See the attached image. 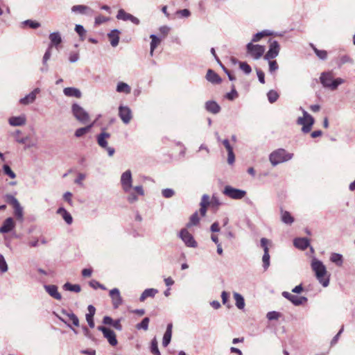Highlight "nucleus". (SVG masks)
<instances>
[{
  "mask_svg": "<svg viewBox=\"0 0 355 355\" xmlns=\"http://www.w3.org/2000/svg\"><path fill=\"white\" fill-rule=\"evenodd\" d=\"M79 60L78 52H71L69 55V60L71 63L76 62Z\"/></svg>",
  "mask_w": 355,
  "mask_h": 355,
  "instance_id": "obj_59",
  "label": "nucleus"
},
{
  "mask_svg": "<svg viewBox=\"0 0 355 355\" xmlns=\"http://www.w3.org/2000/svg\"><path fill=\"white\" fill-rule=\"evenodd\" d=\"M311 268L318 282L324 287H327L329 284V277L327 276L326 266L321 261L314 258L311 261Z\"/></svg>",
  "mask_w": 355,
  "mask_h": 355,
  "instance_id": "obj_1",
  "label": "nucleus"
},
{
  "mask_svg": "<svg viewBox=\"0 0 355 355\" xmlns=\"http://www.w3.org/2000/svg\"><path fill=\"white\" fill-rule=\"evenodd\" d=\"M63 289L65 291H72L75 293H79L81 291L80 285L71 284L69 282H67L63 285Z\"/></svg>",
  "mask_w": 355,
  "mask_h": 355,
  "instance_id": "obj_38",
  "label": "nucleus"
},
{
  "mask_svg": "<svg viewBox=\"0 0 355 355\" xmlns=\"http://www.w3.org/2000/svg\"><path fill=\"white\" fill-rule=\"evenodd\" d=\"M44 288L48 294L53 298L60 300L62 299L61 294L58 291V287L55 285H44Z\"/></svg>",
  "mask_w": 355,
  "mask_h": 355,
  "instance_id": "obj_22",
  "label": "nucleus"
},
{
  "mask_svg": "<svg viewBox=\"0 0 355 355\" xmlns=\"http://www.w3.org/2000/svg\"><path fill=\"white\" fill-rule=\"evenodd\" d=\"M269 61V71L270 73L275 71L278 69V64L275 60H268Z\"/></svg>",
  "mask_w": 355,
  "mask_h": 355,
  "instance_id": "obj_64",
  "label": "nucleus"
},
{
  "mask_svg": "<svg viewBox=\"0 0 355 355\" xmlns=\"http://www.w3.org/2000/svg\"><path fill=\"white\" fill-rule=\"evenodd\" d=\"M330 260L338 266H341L343 262V256L338 253H332L330 257Z\"/></svg>",
  "mask_w": 355,
  "mask_h": 355,
  "instance_id": "obj_39",
  "label": "nucleus"
},
{
  "mask_svg": "<svg viewBox=\"0 0 355 355\" xmlns=\"http://www.w3.org/2000/svg\"><path fill=\"white\" fill-rule=\"evenodd\" d=\"M321 84L324 87L331 90H336L338 87L344 83V79L341 78H334V76L331 71L323 72L320 77Z\"/></svg>",
  "mask_w": 355,
  "mask_h": 355,
  "instance_id": "obj_2",
  "label": "nucleus"
},
{
  "mask_svg": "<svg viewBox=\"0 0 355 355\" xmlns=\"http://www.w3.org/2000/svg\"><path fill=\"white\" fill-rule=\"evenodd\" d=\"M51 56V48L49 46L46 49L42 59V62L44 65H46L47 61L50 59Z\"/></svg>",
  "mask_w": 355,
  "mask_h": 355,
  "instance_id": "obj_56",
  "label": "nucleus"
},
{
  "mask_svg": "<svg viewBox=\"0 0 355 355\" xmlns=\"http://www.w3.org/2000/svg\"><path fill=\"white\" fill-rule=\"evenodd\" d=\"M56 214L62 217L67 225H70L72 224L73 217L64 207H59L56 211Z\"/></svg>",
  "mask_w": 355,
  "mask_h": 355,
  "instance_id": "obj_21",
  "label": "nucleus"
},
{
  "mask_svg": "<svg viewBox=\"0 0 355 355\" xmlns=\"http://www.w3.org/2000/svg\"><path fill=\"white\" fill-rule=\"evenodd\" d=\"M223 194L234 200H240L244 198L245 191L234 188L231 186H225L223 191Z\"/></svg>",
  "mask_w": 355,
  "mask_h": 355,
  "instance_id": "obj_9",
  "label": "nucleus"
},
{
  "mask_svg": "<svg viewBox=\"0 0 355 355\" xmlns=\"http://www.w3.org/2000/svg\"><path fill=\"white\" fill-rule=\"evenodd\" d=\"M199 220L198 213L195 212L191 216L189 222L187 223V227H190L193 225H196L198 223Z\"/></svg>",
  "mask_w": 355,
  "mask_h": 355,
  "instance_id": "obj_47",
  "label": "nucleus"
},
{
  "mask_svg": "<svg viewBox=\"0 0 355 355\" xmlns=\"http://www.w3.org/2000/svg\"><path fill=\"white\" fill-rule=\"evenodd\" d=\"M281 316L282 314L279 312L275 311H269L266 315V318L268 320H277Z\"/></svg>",
  "mask_w": 355,
  "mask_h": 355,
  "instance_id": "obj_48",
  "label": "nucleus"
},
{
  "mask_svg": "<svg viewBox=\"0 0 355 355\" xmlns=\"http://www.w3.org/2000/svg\"><path fill=\"white\" fill-rule=\"evenodd\" d=\"M13 208V213L14 216H15L16 219L18 220L20 222H22L24 220V208L18 202L15 205L12 206Z\"/></svg>",
  "mask_w": 355,
  "mask_h": 355,
  "instance_id": "obj_25",
  "label": "nucleus"
},
{
  "mask_svg": "<svg viewBox=\"0 0 355 355\" xmlns=\"http://www.w3.org/2000/svg\"><path fill=\"white\" fill-rule=\"evenodd\" d=\"M110 137V134L107 132H102L100 133L96 137L98 146L102 148H107V146H108L107 139Z\"/></svg>",
  "mask_w": 355,
  "mask_h": 355,
  "instance_id": "obj_24",
  "label": "nucleus"
},
{
  "mask_svg": "<svg viewBox=\"0 0 355 355\" xmlns=\"http://www.w3.org/2000/svg\"><path fill=\"white\" fill-rule=\"evenodd\" d=\"M172 329L173 324L172 323H169L167 324L166 330L163 336L162 345L164 347H167L171 342L172 337Z\"/></svg>",
  "mask_w": 355,
  "mask_h": 355,
  "instance_id": "obj_26",
  "label": "nucleus"
},
{
  "mask_svg": "<svg viewBox=\"0 0 355 355\" xmlns=\"http://www.w3.org/2000/svg\"><path fill=\"white\" fill-rule=\"evenodd\" d=\"M205 109L207 112L216 114L220 112V106L214 101H208L205 103Z\"/></svg>",
  "mask_w": 355,
  "mask_h": 355,
  "instance_id": "obj_23",
  "label": "nucleus"
},
{
  "mask_svg": "<svg viewBox=\"0 0 355 355\" xmlns=\"http://www.w3.org/2000/svg\"><path fill=\"white\" fill-rule=\"evenodd\" d=\"M73 12H77L81 15H92L93 10L89 6L85 5H76L71 8Z\"/></svg>",
  "mask_w": 355,
  "mask_h": 355,
  "instance_id": "obj_20",
  "label": "nucleus"
},
{
  "mask_svg": "<svg viewBox=\"0 0 355 355\" xmlns=\"http://www.w3.org/2000/svg\"><path fill=\"white\" fill-rule=\"evenodd\" d=\"M300 110L302 111L303 116L297 118V123L302 125V132L308 133L311 130L315 120L302 107H300Z\"/></svg>",
  "mask_w": 355,
  "mask_h": 355,
  "instance_id": "obj_4",
  "label": "nucleus"
},
{
  "mask_svg": "<svg viewBox=\"0 0 355 355\" xmlns=\"http://www.w3.org/2000/svg\"><path fill=\"white\" fill-rule=\"evenodd\" d=\"M97 329L103 333V336L107 340L110 345L116 346L117 345L118 341L113 330L103 326H98Z\"/></svg>",
  "mask_w": 355,
  "mask_h": 355,
  "instance_id": "obj_11",
  "label": "nucleus"
},
{
  "mask_svg": "<svg viewBox=\"0 0 355 355\" xmlns=\"http://www.w3.org/2000/svg\"><path fill=\"white\" fill-rule=\"evenodd\" d=\"M63 93L65 96L69 97L80 98L82 96L81 92L76 87H66L63 89Z\"/></svg>",
  "mask_w": 355,
  "mask_h": 355,
  "instance_id": "obj_29",
  "label": "nucleus"
},
{
  "mask_svg": "<svg viewBox=\"0 0 355 355\" xmlns=\"http://www.w3.org/2000/svg\"><path fill=\"white\" fill-rule=\"evenodd\" d=\"M280 46L277 41H272L270 42L269 46V49L264 55V59L266 60H270L271 59L275 58L279 53Z\"/></svg>",
  "mask_w": 355,
  "mask_h": 355,
  "instance_id": "obj_14",
  "label": "nucleus"
},
{
  "mask_svg": "<svg viewBox=\"0 0 355 355\" xmlns=\"http://www.w3.org/2000/svg\"><path fill=\"white\" fill-rule=\"evenodd\" d=\"M272 33L269 30H263L254 35L251 42H257L261 40V38L272 35Z\"/></svg>",
  "mask_w": 355,
  "mask_h": 355,
  "instance_id": "obj_36",
  "label": "nucleus"
},
{
  "mask_svg": "<svg viewBox=\"0 0 355 355\" xmlns=\"http://www.w3.org/2000/svg\"><path fill=\"white\" fill-rule=\"evenodd\" d=\"M24 24L29 26L31 28H37L40 26V24L37 21H34L30 19L26 20L24 22Z\"/></svg>",
  "mask_w": 355,
  "mask_h": 355,
  "instance_id": "obj_60",
  "label": "nucleus"
},
{
  "mask_svg": "<svg viewBox=\"0 0 355 355\" xmlns=\"http://www.w3.org/2000/svg\"><path fill=\"white\" fill-rule=\"evenodd\" d=\"M117 92L130 94L131 92V87L125 83L119 82L116 85V89Z\"/></svg>",
  "mask_w": 355,
  "mask_h": 355,
  "instance_id": "obj_37",
  "label": "nucleus"
},
{
  "mask_svg": "<svg viewBox=\"0 0 355 355\" xmlns=\"http://www.w3.org/2000/svg\"><path fill=\"white\" fill-rule=\"evenodd\" d=\"M15 227V223L12 217L7 218L0 227V233H8Z\"/></svg>",
  "mask_w": 355,
  "mask_h": 355,
  "instance_id": "obj_18",
  "label": "nucleus"
},
{
  "mask_svg": "<svg viewBox=\"0 0 355 355\" xmlns=\"http://www.w3.org/2000/svg\"><path fill=\"white\" fill-rule=\"evenodd\" d=\"M89 285L91 287H92L94 289H96V288H101L102 290L106 289V288L103 284H100L98 282H97L96 280H92L89 282Z\"/></svg>",
  "mask_w": 355,
  "mask_h": 355,
  "instance_id": "obj_58",
  "label": "nucleus"
},
{
  "mask_svg": "<svg viewBox=\"0 0 355 355\" xmlns=\"http://www.w3.org/2000/svg\"><path fill=\"white\" fill-rule=\"evenodd\" d=\"M119 116L123 123L128 124L132 119V110L128 106L120 105L119 107Z\"/></svg>",
  "mask_w": 355,
  "mask_h": 355,
  "instance_id": "obj_13",
  "label": "nucleus"
},
{
  "mask_svg": "<svg viewBox=\"0 0 355 355\" xmlns=\"http://www.w3.org/2000/svg\"><path fill=\"white\" fill-rule=\"evenodd\" d=\"M8 270V265L2 254H0V272L3 273Z\"/></svg>",
  "mask_w": 355,
  "mask_h": 355,
  "instance_id": "obj_52",
  "label": "nucleus"
},
{
  "mask_svg": "<svg viewBox=\"0 0 355 355\" xmlns=\"http://www.w3.org/2000/svg\"><path fill=\"white\" fill-rule=\"evenodd\" d=\"M237 96H238V93L234 88H233L230 92H228L226 94V98L230 101H233Z\"/></svg>",
  "mask_w": 355,
  "mask_h": 355,
  "instance_id": "obj_62",
  "label": "nucleus"
},
{
  "mask_svg": "<svg viewBox=\"0 0 355 355\" xmlns=\"http://www.w3.org/2000/svg\"><path fill=\"white\" fill-rule=\"evenodd\" d=\"M150 352L155 355H160V352L158 349V343L156 338L151 340Z\"/></svg>",
  "mask_w": 355,
  "mask_h": 355,
  "instance_id": "obj_44",
  "label": "nucleus"
},
{
  "mask_svg": "<svg viewBox=\"0 0 355 355\" xmlns=\"http://www.w3.org/2000/svg\"><path fill=\"white\" fill-rule=\"evenodd\" d=\"M343 330H344V327L343 326L341 327V329H340V331L337 333V334L332 338L331 343H330L331 346H334L337 343L341 334L343 332Z\"/></svg>",
  "mask_w": 355,
  "mask_h": 355,
  "instance_id": "obj_61",
  "label": "nucleus"
},
{
  "mask_svg": "<svg viewBox=\"0 0 355 355\" xmlns=\"http://www.w3.org/2000/svg\"><path fill=\"white\" fill-rule=\"evenodd\" d=\"M124 193L128 194L127 200L131 204L135 203L138 200L139 198L137 194L140 196L144 195V191L141 185L135 186L132 187L130 192Z\"/></svg>",
  "mask_w": 355,
  "mask_h": 355,
  "instance_id": "obj_12",
  "label": "nucleus"
},
{
  "mask_svg": "<svg viewBox=\"0 0 355 355\" xmlns=\"http://www.w3.org/2000/svg\"><path fill=\"white\" fill-rule=\"evenodd\" d=\"M262 261H263V267L265 270H266L268 267L270 266V254L269 252H264L263 257H262Z\"/></svg>",
  "mask_w": 355,
  "mask_h": 355,
  "instance_id": "obj_49",
  "label": "nucleus"
},
{
  "mask_svg": "<svg viewBox=\"0 0 355 355\" xmlns=\"http://www.w3.org/2000/svg\"><path fill=\"white\" fill-rule=\"evenodd\" d=\"M179 237L184 242L187 247L195 248L198 246V243L192 234L189 233V231L185 228L180 230L179 233Z\"/></svg>",
  "mask_w": 355,
  "mask_h": 355,
  "instance_id": "obj_10",
  "label": "nucleus"
},
{
  "mask_svg": "<svg viewBox=\"0 0 355 355\" xmlns=\"http://www.w3.org/2000/svg\"><path fill=\"white\" fill-rule=\"evenodd\" d=\"M234 298L235 300V304L236 307L241 310L243 309L245 307V300L241 294L235 292L234 293Z\"/></svg>",
  "mask_w": 355,
  "mask_h": 355,
  "instance_id": "obj_35",
  "label": "nucleus"
},
{
  "mask_svg": "<svg viewBox=\"0 0 355 355\" xmlns=\"http://www.w3.org/2000/svg\"><path fill=\"white\" fill-rule=\"evenodd\" d=\"M71 112L76 119L81 123L85 124L89 121L88 112L78 103L72 105Z\"/></svg>",
  "mask_w": 355,
  "mask_h": 355,
  "instance_id": "obj_5",
  "label": "nucleus"
},
{
  "mask_svg": "<svg viewBox=\"0 0 355 355\" xmlns=\"http://www.w3.org/2000/svg\"><path fill=\"white\" fill-rule=\"evenodd\" d=\"M150 322V319L148 317L144 318L140 323H138L136 325V328L137 329H144V331L148 330V324Z\"/></svg>",
  "mask_w": 355,
  "mask_h": 355,
  "instance_id": "obj_42",
  "label": "nucleus"
},
{
  "mask_svg": "<svg viewBox=\"0 0 355 355\" xmlns=\"http://www.w3.org/2000/svg\"><path fill=\"white\" fill-rule=\"evenodd\" d=\"M40 92V88L34 89L31 92L19 100V103L22 105H26L33 103L37 97V95Z\"/></svg>",
  "mask_w": 355,
  "mask_h": 355,
  "instance_id": "obj_17",
  "label": "nucleus"
},
{
  "mask_svg": "<svg viewBox=\"0 0 355 355\" xmlns=\"http://www.w3.org/2000/svg\"><path fill=\"white\" fill-rule=\"evenodd\" d=\"M49 40L51 43L49 46L52 48L53 46L58 47V46L62 42V37L59 32H53L50 33Z\"/></svg>",
  "mask_w": 355,
  "mask_h": 355,
  "instance_id": "obj_28",
  "label": "nucleus"
},
{
  "mask_svg": "<svg viewBox=\"0 0 355 355\" xmlns=\"http://www.w3.org/2000/svg\"><path fill=\"white\" fill-rule=\"evenodd\" d=\"M8 123L11 126H23L26 123V116L25 114H21L17 116H11L8 119Z\"/></svg>",
  "mask_w": 355,
  "mask_h": 355,
  "instance_id": "obj_19",
  "label": "nucleus"
},
{
  "mask_svg": "<svg viewBox=\"0 0 355 355\" xmlns=\"http://www.w3.org/2000/svg\"><path fill=\"white\" fill-rule=\"evenodd\" d=\"M247 53L254 60H259L265 52V47L259 44H253L249 42L246 45Z\"/></svg>",
  "mask_w": 355,
  "mask_h": 355,
  "instance_id": "obj_6",
  "label": "nucleus"
},
{
  "mask_svg": "<svg viewBox=\"0 0 355 355\" xmlns=\"http://www.w3.org/2000/svg\"><path fill=\"white\" fill-rule=\"evenodd\" d=\"M293 244L295 248L304 250L309 247V240L307 238H297L294 239Z\"/></svg>",
  "mask_w": 355,
  "mask_h": 355,
  "instance_id": "obj_27",
  "label": "nucleus"
},
{
  "mask_svg": "<svg viewBox=\"0 0 355 355\" xmlns=\"http://www.w3.org/2000/svg\"><path fill=\"white\" fill-rule=\"evenodd\" d=\"M267 96L269 102L273 103L278 99L279 94L276 91L271 89L268 92Z\"/></svg>",
  "mask_w": 355,
  "mask_h": 355,
  "instance_id": "obj_45",
  "label": "nucleus"
},
{
  "mask_svg": "<svg viewBox=\"0 0 355 355\" xmlns=\"http://www.w3.org/2000/svg\"><path fill=\"white\" fill-rule=\"evenodd\" d=\"M3 173L6 175H7L8 176H9L10 178L14 179L16 178V174L12 171V169L10 168V167L8 165H7V164L3 165Z\"/></svg>",
  "mask_w": 355,
  "mask_h": 355,
  "instance_id": "obj_51",
  "label": "nucleus"
},
{
  "mask_svg": "<svg viewBox=\"0 0 355 355\" xmlns=\"http://www.w3.org/2000/svg\"><path fill=\"white\" fill-rule=\"evenodd\" d=\"M313 50L314 51L316 55L321 60H326L327 58V52L324 50H319L315 48L313 44H311Z\"/></svg>",
  "mask_w": 355,
  "mask_h": 355,
  "instance_id": "obj_43",
  "label": "nucleus"
},
{
  "mask_svg": "<svg viewBox=\"0 0 355 355\" xmlns=\"http://www.w3.org/2000/svg\"><path fill=\"white\" fill-rule=\"evenodd\" d=\"M282 220L286 224H292L294 221L293 216L288 211H282Z\"/></svg>",
  "mask_w": 355,
  "mask_h": 355,
  "instance_id": "obj_40",
  "label": "nucleus"
},
{
  "mask_svg": "<svg viewBox=\"0 0 355 355\" xmlns=\"http://www.w3.org/2000/svg\"><path fill=\"white\" fill-rule=\"evenodd\" d=\"M4 198L6 200V201L10 205H15L16 203H17L19 201L14 196H12V194H6L4 196Z\"/></svg>",
  "mask_w": 355,
  "mask_h": 355,
  "instance_id": "obj_50",
  "label": "nucleus"
},
{
  "mask_svg": "<svg viewBox=\"0 0 355 355\" xmlns=\"http://www.w3.org/2000/svg\"><path fill=\"white\" fill-rule=\"evenodd\" d=\"M157 293L158 291L155 288H147L141 293L139 300L144 302L147 297H153Z\"/></svg>",
  "mask_w": 355,
  "mask_h": 355,
  "instance_id": "obj_32",
  "label": "nucleus"
},
{
  "mask_svg": "<svg viewBox=\"0 0 355 355\" xmlns=\"http://www.w3.org/2000/svg\"><path fill=\"white\" fill-rule=\"evenodd\" d=\"M270 243V241L266 239L262 238L260 241V244L261 248L263 249L264 252H269V248H268V244Z\"/></svg>",
  "mask_w": 355,
  "mask_h": 355,
  "instance_id": "obj_54",
  "label": "nucleus"
},
{
  "mask_svg": "<svg viewBox=\"0 0 355 355\" xmlns=\"http://www.w3.org/2000/svg\"><path fill=\"white\" fill-rule=\"evenodd\" d=\"M162 194L164 198H169L174 196L175 191L172 189H164L162 191Z\"/></svg>",
  "mask_w": 355,
  "mask_h": 355,
  "instance_id": "obj_55",
  "label": "nucleus"
},
{
  "mask_svg": "<svg viewBox=\"0 0 355 355\" xmlns=\"http://www.w3.org/2000/svg\"><path fill=\"white\" fill-rule=\"evenodd\" d=\"M94 122L90 123L89 125H88L85 127L78 128L75 131V133H74L75 137L80 138V137L84 136L85 134H87V132H89L90 131L92 128L94 126Z\"/></svg>",
  "mask_w": 355,
  "mask_h": 355,
  "instance_id": "obj_33",
  "label": "nucleus"
},
{
  "mask_svg": "<svg viewBox=\"0 0 355 355\" xmlns=\"http://www.w3.org/2000/svg\"><path fill=\"white\" fill-rule=\"evenodd\" d=\"M239 66H240V69L246 74H249L250 73L251 71H252V69L250 67V66L245 62H240L239 64Z\"/></svg>",
  "mask_w": 355,
  "mask_h": 355,
  "instance_id": "obj_53",
  "label": "nucleus"
},
{
  "mask_svg": "<svg viewBox=\"0 0 355 355\" xmlns=\"http://www.w3.org/2000/svg\"><path fill=\"white\" fill-rule=\"evenodd\" d=\"M293 157V153H287L283 148H279L270 153L269 159L272 166H276L280 163L287 162Z\"/></svg>",
  "mask_w": 355,
  "mask_h": 355,
  "instance_id": "obj_3",
  "label": "nucleus"
},
{
  "mask_svg": "<svg viewBox=\"0 0 355 355\" xmlns=\"http://www.w3.org/2000/svg\"><path fill=\"white\" fill-rule=\"evenodd\" d=\"M176 15L181 17L187 18L191 15V12L188 9L179 10L176 12Z\"/></svg>",
  "mask_w": 355,
  "mask_h": 355,
  "instance_id": "obj_57",
  "label": "nucleus"
},
{
  "mask_svg": "<svg viewBox=\"0 0 355 355\" xmlns=\"http://www.w3.org/2000/svg\"><path fill=\"white\" fill-rule=\"evenodd\" d=\"M132 15L131 14L127 13L123 9H120L118 11V14L116 15V18L118 19H121V20H123V21H128V20L130 21V19L132 18Z\"/></svg>",
  "mask_w": 355,
  "mask_h": 355,
  "instance_id": "obj_41",
  "label": "nucleus"
},
{
  "mask_svg": "<svg viewBox=\"0 0 355 355\" xmlns=\"http://www.w3.org/2000/svg\"><path fill=\"white\" fill-rule=\"evenodd\" d=\"M75 31L80 36V38L82 41L85 40L86 31L82 25H80V24L76 25Z\"/></svg>",
  "mask_w": 355,
  "mask_h": 355,
  "instance_id": "obj_46",
  "label": "nucleus"
},
{
  "mask_svg": "<svg viewBox=\"0 0 355 355\" xmlns=\"http://www.w3.org/2000/svg\"><path fill=\"white\" fill-rule=\"evenodd\" d=\"M206 78L209 82L214 84L220 83L221 82V78L212 69H209L207 71Z\"/></svg>",
  "mask_w": 355,
  "mask_h": 355,
  "instance_id": "obj_31",
  "label": "nucleus"
},
{
  "mask_svg": "<svg viewBox=\"0 0 355 355\" xmlns=\"http://www.w3.org/2000/svg\"><path fill=\"white\" fill-rule=\"evenodd\" d=\"M62 314L66 317L64 318L62 317H60V320L65 323L68 327H69L72 331L77 334V331L72 327L70 322H71L74 326L79 327V319L73 313V312H67L66 311H62Z\"/></svg>",
  "mask_w": 355,
  "mask_h": 355,
  "instance_id": "obj_7",
  "label": "nucleus"
},
{
  "mask_svg": "<svg viewBox=\"0 0 355 355\" xmlns=\"http://www.w3.org/2000/svg\"><path fill=\"white\" fill-rule=\"evenodd\" d=\"M209 196L205 194L202 196L201 202H200V207H207V206L209 205Z\"/></svg>",
  "mask_w": 355,
  "mask_h": 355,
  "instance_id": "obj_63",
  "label": "nucleus"
},
{
  "mask_svg": "<svg viewBox=\"0 0 355 355\" xmlns=\"http://www.w3.org/2000/svg\"><path fill=\"white\" fill-rule=\"evenodd\" d=\"M120 182L123 192H130L132 187V177L130 170H127L121 174Z\"/></svg>",
  "mask_w": 355,
  "mask_h": 355,
  "instance_id": "obj_8",
  "label": "nucleus"
},
{
  "mask_svg": "<svg viewBox=\"0 0 355 355\" xmlns=\"http://www.w3.org/2000/svg\"><path fill=\"white\" fill-rule=\"evenodd\" d=\"M282 296L285 297L286 299L288 300L290 302H291L295 306H300L303 304L304 303L307 302V297L304 296H297L295 295H293L287 291H284L282 293Z\"/></svg>",
  "mask_w": 355,
  "mask_h": 355,
  "instance_id": "obj_15",
  "label": "nucleus"
},
{
  "mask_svg": "<svg viewBox=\"0 0 355 355\" xmlns=\"http://www.w3.org/2000/svg\"><path fill=\"white\" fill-rule=\"evenodd\" d=\"M119 31H118L117 29H114L110 33L107 34V36L110 40V44L113 47L116 46L119 44Z\"/></svg>",
  "mask_w": 355,
  "mask_h": 355,
  "instance_id": "obj_30",
  "label": "nucleus"
},
{
  "mask_svg": "<svg viewBox=\"0 0 355 355\" xmlns=\"http://www.w3.org/2000/svg\"><path fill=\"white\" fill-rule=\"evenodd\" d=\"M150 38L151 39L150 47V55L151 56H153L154 51L157 47V46L160 44L161 40L159 38H158L154 34L150 35Z\"/></svg>",
  "mask_w": 355,
  "mask_h": 355,
  "instance_id": "obj_34",
  "label": "nucleus"
},
{
  "mask_svg": "<svg viewBox=\"0 0 355 355\" xmlns=\"http://www.w3.org/2000/svg\"><path fill=\"white\" fill-rule=\"evenodd\" d=\"M110 296L112 299V305L114 309H117L122 304L123 300L118 288H114L110 290Z\"/></svg>",
  "mask_w": 355,
  "mask_h": 355,
  "instance_id": "obj_16",
  "label": "nucleus"
}]
</instances>
